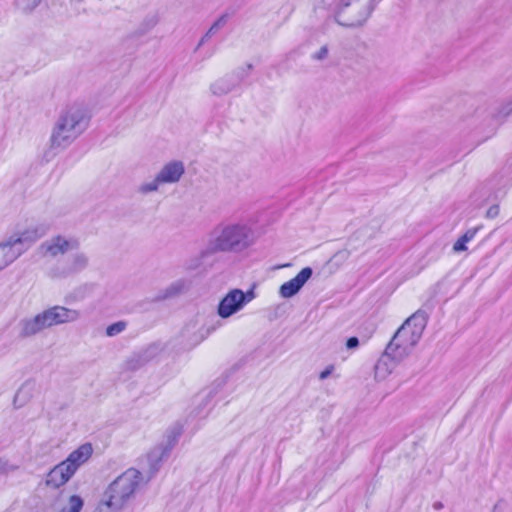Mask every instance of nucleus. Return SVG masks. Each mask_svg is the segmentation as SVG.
I'll return each instance as SVG.
<instances>
[{
  "instance_id": "14",
  "label": "nucleus",
  "mask_w": 512,
  "mask_h": 512,
  "mask_svg": "<svg viewBox=\"0 0 512 512\" xmlns=\"http://www.w3.org/2000/svg\"><path fill=\"white\" fill-rule=\"evenodd\" d=\"M313 270L310 267L303 268L294 278L280 286L279 294L283 298H291L296 295L305 283L311 278Z\"/></svg>"
},
{
  "instance_id": "23",
  "label": "nucleus",
  "mask_w": 512,
  "mask_h": 512,
  "mask_svg": "<svg viewBox=\"0 0 512 512\" xmlns=\"http://www.w3.org/2000/svg\"><path fill=\"white\" fill-rule=\"evenodd\" d=\"M187 288L186 281L183 279L172 282L168 287L158 292L155 299L157 301L174 298L183 293Z\"/></svg>"
},
{
  "instance_id": "25",
  "label": "nucleus",
  "mask_w": 512,
  "mask_h": 512,
  "mask_svg": "<svg viewBox=\"0 0 512 512\" xmlns=\"http://www.w3.org/2000/svg\"><path fill=\"white\" fill-rule=\"evenodd\" d=\"M478 231V228H471L469 230H467L463 236H461L453 245V250L455 252H462V251H465L467 249L466 247V243H468L469 241H471L476 233Z\"/></svg>"
},
{
  "instance_id": "10",
  "label": "nucleus",
  "mask_w": 512,
  "mask_h": 512,
  "mask_svg": "<svg viewBox=\"0 0 512 512\" xmlns=\"http://www.w3.org/2000/svg\"><path fill=\"white\" fill-rule=\"evenodd\" d=\"M47 233V227L43 225H32L24 230L13 233L8 239L15 246L21 249V255L38 239Z\"/></svg>"
},
{
  "instance_id": "2",
  "label": "nucleus",
  "mask_w": 512,
  "mask_h": 512,
  "mask_svg": "<svg viewBox=\"0 0 512 512\" xmlns=\"http://www.w3.org/2000/svg\"><path fill=\"white\" fill-rule=\"evenodd\" d=\"M427 324L426 314L418 310L398 328L386 347V353L401 361L412 352Z\"/></svg>"
},
{
  "instance_id": "33",
  "label": "nucleus",
  "mask_w": 512,
  "mask_h": 512,
  "mask_svg": "<svg viewBox=\"0 0 512 512\" xmlns=\"http://www.w3.org/2000/svg\"><path fill=\"white\" fill-rule=\"evenodd\" d=\"M359 346V339L355 336L350 337L346 341L347 349H356Z\"/></svg>"
},
{
  "instance_id": "5",
  "label": "nucleus",
  "mask_w": 512,
  "mask_h": 512,
  "mask_svg": "<svg viewBox=\"0 0 512 512\" xmlns=\"http://www.w3.org/2000/svg\"><path fill=\"white\" fill-rule=\"evenodd\" d=\"M142 481V473L129 468L119 475L105 492V504L112 510H121L134 496Z\"/></svg>"
},
{
  "instance_id": "26",
  "label": "nucleus",
  "mask_w": 512,
  "mask_h": 512,
  "mask_svg": "<svg viewBox=\"0 0 512 512\" xmlns=\"http://www.w3.org/2000/svg\"><path fill=\"white\" fill-rule=\"evenodd\" d=\"M225 24L226 16L223 15L212 24V26L209 28L206 34L201 38L199 46L203 45L211 36L216 34Z\"/></svg>"
},
{
  "instance_id": "3",
  "label": "nucleus",
  "mask_w": 512,
  "mask_h": 512,
  "mask_svg": "<svg viewBox=\"0 0 512 512\" xmlns=\"http://www.w3.org/2000/svg\"><path fill=\"white\" fill-rule=\"evenodd\" d=\"M316 6L332 10L335 21L344 27H360L375 9V0H316Z\"/></svg>"
},
{
  "instance_id": "9",
  "label": "nucleus",
  "mask_w": 512,
  "mask_h": 512,
  "mask_svg": "<svg viewBox=\"0 0 512 512\" xmlns=\"http://www.w3.org/2000/svg\"><path fill=\"white\" fill-rule=\"evenodd\" d=\"M47 328L56 325L76 322L81 318V312L64 306H53L41 312Z\"/></svg>"
},
{
  "instance_id": "6",
  "label": "nucleus",
  "mask_w": 512,
  "mask_h": 512,
  "mask_svg": "<svg viewBox=\"0 0 512 512\" xmlns=\"http://www.w3.org/2000/svg\"><path fill=\"white\" fill-rule=\"evenodd\" d=\"M254 289L244 292L241 289H231L219 302L217 314L222 319H227L241 311L248 303L255 299Z\"/></svg>"
},
{
  "instance_id": "24",
  "label": "nucleus",
  "mask_w": 512,
  "mask_h": 512,
  "mask_svg": "<svg viewBox=\"0 0 512 512\" xmlns=\"http://www.w3.org/2000/svg\"><path fill=\"white\" fill-rule=\"evenodd\" d=\"M42 2V0H14L16 10L22 14L32 13Z\"/></svg>"
},
{
  "instance_id": "4",
  "label": "nucleus",
  "mask_w": 512,
  "mask_h": 512,
  "mask_svg": "<svg viewBox=\"0 0 512 512\" xmlns=\"http://www.w3.org/2000/svg\"><path fill=\"white\" fill-rule=\"evenodd\" d=\"M87 128L84 112L77 107L64 110L56 120L49 139L51 150L70 146Z\"/></svg>"
},
{
  "instance_id": "11",
  "label": "nucleus",
  "mask_w": 512,
  "mask_h": 512,
  "mask_svg": "<svg viewBox=\"0 0 512 512\" xmlns=\"http://www.w3.org/2000/svg\"><path fill=\"white\" fill-rule=\"evenodd\" d=\"M182 434V427L179 424H175L172 426L167 432V440L166 447L154 448L148 455L147 459L150 464V469L152 473L158 471L159 464L162 461V458L169 453V451L175 446L180 435Z\"/></svg>"
},
{
  "instance_id": "8",
  "label": "nucleus",
  "mask_w": 512,
  "mask_h": 512,
  "mask_svg": "<svg viewBox=\"0 0 512 512\" xmlns=\"http://www.w3.org/2000/svg\"><path fill=\"white\" fill-rule=\"evenodd\" d=\"M40 248L45 257L57 258L69 251L77 250L79 248V242L72 237L57 235L44 241Z\"/></svg>"
},
{
  "instance_id": "20",
  "label": "nucleus",
  "mask_w": 512,
  "mask_h": 512,
  "mask_svg": "<svg viewBox=\"0 0 512 512\" xmlns=\"http://www.w3.org/2000/svg\"><path fill=\"white\" fill-rule=\"evenodd\" d=\"M21 256V249L15 248L9 239L0 243V271Z\"/></svg>"
},
{
  "instance_id": "21",
  "label": "nucleus",
  "mask_w": 512,
  "mask_h": 512,
  "mask_svg": "<svg viewBox=\"0 0 512 512\" xmlns=\"http://www.w3.org/2000/svg\"><path fill=\"white\" fill-rule=\"evenodd\" d=\"M394 362L397 361L392 358V355H388L385 351L375 365V378L378 380L385 379L394 369Z\"/></svg>"
},
{
  "instance_id": "16",
  "label": "nucleus",
  "mask_w": 512,
  "mask_h": 512,
  "mask_svg": "<svg viewBox=\"0 0 512 512\" xmlns=\"http://www.w3.org/2000/svg\"><path fill=\"white\" fill-rule=\"evenodd\" d=\"M93 453V449L91 444L85 443L81 446H79L76 450L72 451L66 460L62 461V463L72 470L71 472L73 474L76 473V471L79 469L80 466H82L84 463H86L89 458L91 457Z\"/></svg>"
},
{
  "instance_id": "1",
  "label": "nucleus",
  "mask_w": 512,
  "mask_h": 512,
  "mask_svg": "<svg viewBox=\"0 0 512 512\" xmlns=\"http://www.w3.org/2000/svg\"><path fill=\"white\" fill-rule=\"evenodd\" d=\"M252 244V232L243 224H220L210 234L206 248L201 252L202 257L213 254L239 253Z\"/></svg>"
},
{
  "instance_id": "29",
  "label": "nucleus",
  "mask_w": 512,
  "mask_h": 512,
  "mask_svg": "<svg viewBox=\"0 0 512 512\" xmlns=\"http://www.w3.org/2000/svg\"><path fill=\"white\" fill-rule=\"evenodd\" d=\"M512 113V99L502 104L498 110L497 117H507Z\"/></svg>"
},
{
  "instance_id": "17",
  "label": "nucleus",
  "mask_w": 512,
  "mask_h": 512,
  "mask_svg": "<svg viewBox=\"0 0 512 512\" xmlns=\"http://www.w3.org/2000/svg\"><path fill=\"white\" fill-rule=\"evenodd\" d=\"M62 462L54 466L46 475L45 484L57 489L65 485L74 475Z\"/></svg>"
},
{
  "instance_id": "27",
  "label": "nucleus",
  "mask_w": 512,
  "mask_h": 512,
  "mask_svg": "<svg viewBox=\"0 0 512 512\" xmlns=\"http://www.w3.org/2000/svg\"><path fill=\"white\" fill-rule=\"evenodd\" d=\"M161 184L163 183L162 181L158 180L157 174L153 180L142 183L138 188V192L141 194H149L152 192H156L159 188V185Z\"/></svg>"
},
{
  "instance_id": "12",
  "label": "nucleus",
  "mask_w": 512,
  "mask_h": 512,
  "mask_svg": "<svg viewBox=\"0 0 512 512\" xmlns=\"http://www.w3.org/2000/svg\"><path fill=\"white\" fill-rule=\"evenodd\" d=\"M84 507V500L76 494H69L65 491L58 492L50 501L51 512H81Z\"/></svg>"
},
{
  "instance_id": "18",
  "label": "nucleus",
  "mask_w": 512,
  "mask_h": 512,
  "mask_svg": "<svg viewBox=\"0 0 512 512\" xmlns=\"http://www.w3.org/2000/svg\"><path fill=\"white\" fill-rule=\"evenodd\" d=\"M184 173L185 167L183 162L174 160L162 167L158 172V180L162 181L163 184L177 183Z\"/></svg>"
},
{
  "instance_id": "15",
  "label": "nucleus",
  "mask_w": 512,
  "mask_h": 512,
  "mask_svg": "<svg viewBox=\"0 0 512 512\" xmlns=\"http://www.w3.org/2000/svg\"><path fill=\"white\" fill-rule=\"evenodd\" d=\"M19 337L30 338L47 329L41 313L29 318H23L18 323Z\"/></svg>"
},
{
  "instance_id": "30",
  "label": "nucleus",
  "mask_w": 512,
  "mask_h": 512,
  "mask_svg": "<svg viewBox=\"0 0 512 512\" xmlns=\"http://www.w3.org/2000/svg\"><path fill=\"white\" fill-rule=\"evenodd\" d=\"M328 56V47L326 45L322 46L317 52L312 54V59L317 61H322L326 59Z\"/></svg>"
},
{
  "instance_id": "28",
  "label": "nucleus",
  "mask_w": 512,
  "mask_h": 512,
  "mask_svg": "<svg viewBox=\"0 0 512 512\" xmlns=\"http://www.w3.org/2000/svg\"><path fill=\"white\" fill-rule=\"evenodd\" d=\"M127 327V323L125 321H118L106 328V336L114 337L122 333Z\"/></svg>"
},
{
  "instance_id": "7",
  "label": "nucleus",
  "mask_w": 512,
  "mask_h": 512,
  "mask_svg": "<svg viewBox=\"0 0 512 512\" xmlns=\"http://www.w3.org/2000/svg\"><path fill=\"white\" fill-rule=\"evenodd\" d=\"M251 69L252 65L247 64L246 68H240L215 80L210 85L211 93L215 96H224L234 91L245 79Z\"/></svg>"
},
{
  "instance_id": "19",
  "label": "nucleus",
  "mask_w": 512,
  "mask_h": 512,
  "mask_svg": "<svg viewBox=\"0 0 512 512\" xmlns=\"http://www.w3.org/2000/svg\"><path fill=\"white\" fill-rule=\"evenodd\" d=\"M210 330L199 326L198 320H193L188 323L183 329V337L188 341L187 348L191 349L200 344L208 335Z\"/></svg>"
},
{
  "instance_id": "22",
  "label": "nucleus",
  "mask_w": 512,
  "mask_h": 512,
  "mask_svg": "<svg viewBox=\"0 0 512 512\" xmlns=\"http://www.w3.org/2000/svg\"><path fill=\"white\" fill-rule=\"evenodd\" d=\"M34 387V383L30 381H26L22 384L13 399V405L15 409L22 408L31 400L33 397Z\"/></svg>"
},
{
  "instance_id": "13",
  "label": "nucleus",
  "mask_w": 512,
  "mask_h": 512,
  "mask_svg": "<svg viewBox=\"0 0 512 512\" xmlns=\"http://www.w3.org/2000/svg\"><path fill=\"white\" fill-rule=\"evenodd\" d=\"M88 264V256L83 252H77L69 257L65 264L53 268L50 275L56 278H64L83 271L87 268Z\"/></svg>"
},
{
  "instance_id": "31",
  "label": "nucleus",
  "mask_w": 512,
  "mask_h": 512,
  "mask_svg": "<svg viewBox=\"0 0 512 512\" xmlns=\"http://www.w3.org/2000/svg\"><path fill=\"white\" fill-rule=\"evenodd\" d=\"M17 469V466L9 465L6 460L0 458V474L8 473L9 471H14Z\"/></svg>"
},
{
  "instance_id": "34",
  "label": "nucleus",
  "mask_w": 512,
  "mask_h": 512,
  "mask_svg": "<svg viewBox=\"0 0 512 512\" xmlns=\"http://www.w3.org/2000/svg\"><path fill=\"white\" fill-rule=\"evenodd\" d=\"M334 371V366L333 365H329L327 366L319 375V378L320 380H325L326 378H328L332 372Z\"/></svg>"
},
{
  "instance_id": "36",
  "label": "nucleus",
  "mask_w": 512,
  "mask_h": 512,
  "mask_svg": "<svg viewBox=\"0 0 512 512\" xmlns=\"http://www.w3.org/2000/svg\"><path fill=\"white\" fill-rule=\"evenodd\" d=\"M511 182H512V179H511V178H506V179L503 181L502 186H503V187H506V186L510 185V184H511Z\"/></svg>"
},
{
  "instance_id": "35",
  "label": "nucleus",
  "mask_w": 512,
  "mask_h": 512,
  "mask_svg": "<svg viewBox=\"0 0 512 512\" xmlns=\"http://www.w3.org/2000/svg\"><path fill=\"white\" fill-rule=\"evenodd\" d=\"M433 507H434V509H436V510H440V509H442V508H443V504H442L441 502H435V503L433 504Z\"/></svg>"
},
{
  "instance_id": "32",
  "label": "nucleus",
  "mask_w": 512,
  "mask_h": 512,
  "mask_svg": "<svg viewBox=\"0 0 512 512\" xmlns=\"http://www.w3.org/2000/svg\"><path fill=\"white\" fill-rule=\"evenodd\" d=\"M498 214H499V206L493 205L487 210L486 217L489 219H493V218L497 217Z\"/></svg>"
}]
</instances>
